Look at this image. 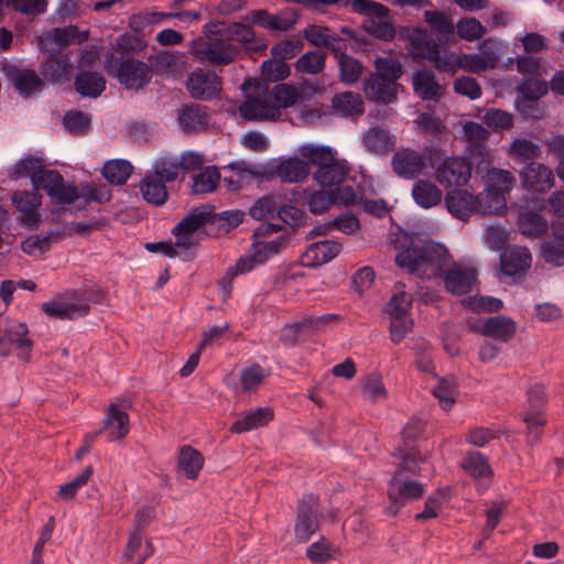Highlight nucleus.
<instances>
[{"instance_id": "nucleus-24", "label": "nucleus", "mask_w": 564, "mask_h": 564, "mask_svg": "<svg viewBox=\"0 0 564 564\" xmlns=\"http://www.w3.org/2000/svg\"><path fill=\"white\" fill-rule=\"evenodd\" d=\"M74 88L83 97L97 98L106 89V79L98 72L80 70L75 77Z\"/></svg>"}, {"instance_id": "nucleus-27", "label": "nucleus", "mask_w": 564, "mask_h": 564, "mask_svg": "<svg viewBox=\"0 0 564 564\" xmlns=\"http://www.w3.org/2000/svg\"><path fill=\"white\" fill-rule=\"evenodd\" d=\"M41 310L48 316L59 319H74L89 313L90 306L87 303H64L51 301L43 303Z\"/></svg>"}, {"instance_id": "nucleus-54", "label": "nucleus", "mask_w": 564, "mask_h": 564, "mask_svg": "<svg viewBox=\"0 0 564 564\" xmlns=\"http://www.w3.org/2000/svg\"><path fill=\"white\" fill-rule=\"evenodd\" d=\"M148 43L144 35L123 33L116 40V50L118 56H130V54L140 53L147 47Z\"/></svg>"}, {"instance_id": "nucleus-34", "label": "nucleus", "mask_w": 564, "mask_h": 564, "mask_svg": "<svg viewBox=\"0 0 564 564\" xmlns=\"http://www.w3.org/2000/svg\"><path fill=\"white\" fill-rule=\"evenodd\" d=\"M459 466L474 479L494 477V470L488 458L480 452H467Z\"/></svg>"}, {"instance_id": "nucleus-33", "label": "nucleus", "mask_w": 564, "mask_h": 564, "mask_svg": "<svg viewBox=\"0 0 564 564\" xmlns=\"http://www.w3.org/2000/svg\"><path fill=\"white\" fill-rule=\"evenodd\" d=\"M143 199L154 206H162L169 198L165 183L153 175L147 174L139 184Z\"/></svg>"}, {"instance_id": "nucleus-3", "label": "nucleus", "mask_w": 564, "mask_h": 564, "mask_svg": "<svg viewBox=\"0 0 564 564\" xmlns=\"http://www.w3.org/2000/svg\"><path fill=\"white\" fill-rule=\"evenodd\" d=\"M350 4L352 12L366 17L362 29L377 39L392 41L397 31L392 22L387 21L390 9L372 0H347L345 6Z\"/></svg>"}, {"instance_id": "nucleus-12", "label": "nucleus", "mask_w": 564, "mask_h": 564, "mask_svg": "<svg viewBox=\"0 0 564 564\" xmlns=\"http://www.w3.org/2000/svg\"><path fill=\"white\" fill-rule=\"evenodd\" d=\"M470 163L465 159L447 158L436 170V180L446 186H463L471 174Z\"/></svg>"}, {"instance_id": "nucleus-31", "label": "nucleus", "mask_w": 564, "mask_h": 564, "mask_svg": "<svg viewBox=\"0 0 564 564\" xmlns=\"http://www.w3.org/2000/svg\"><path fill=\"white\" fill-rule=\"evenodd\" d=\"M241 117L246 120H272L275 118L274 107L264 98L248 96L239 107Z\"/></svg>"}, {"instance_id": "nucleus-49", "label": "nucleus", "mask_w": 564, "mask_h": 564, "mask_svg": "<svg viewBox=\"0 0 564 564\" xmlns=\"http://www.w3.org/2000/svg\"><path fill=\"white\" fill-rule=\"evenodd\" d=\"M62 178L63 175L58 171L47 170L40 166L37 171L31 175V183L34 189H43L47 195H50L51 192L59 184Z\"/></svg>"}, {"instance_id": "nucleus-58", "label": "nucleus", "mask_w": 564, "mask_h": 564, "mask_svg": "<svg viewBox=\"0 0 564 564\" xmlns=\"http://www.w3.org/2000/svg\"><path fill=\"white\" fill-rule=\"evenodd\" d=\"M424 21L437 33L453 35L455 25L449 15L437 10H427L424 12Z\"/></svg>"}, {"instance_id": "nucleus-4", "label": "nucleus", "mask_w": 564, "mask_h": 564, "mask_svg": "<svg viewBox=\"0 0 564 564\" xmlns=\"http://www.w3.org/2000/svg\"><path fill=\"white\" fill-rule=\"evenodd\" d=\"M37 45L41 52L47 53L39 66L42 79L52 84L66 80L69 69L74 67L69 54L62 48H51L48 36L40 37Z\"/></svg>"}, {"instance_id": "nucleus-41", "label": "nucleus", "mask_w": 564, "mask_h": 564, "mask_svg": "<svg viewBox=\"0 0 564 564\" xmlns=\"http://www.w3.org/2000/svg\"><path fill=\"white\" fill-rule=\"evenodd\" d=\"M432 393L438 399L443 410H451L456 401V395H458L456 378L454 376L440 378L437 386L432 389Z\"/></svg>"}, {"instance_id": "nucleus-21", "label": "nucleus", "mask_w": 564, "mask_h": 564, "mask_svg": "<svg viewBox=\"0 0 564 564\" xmlns=\"http://www.w3.org/2000/svg\"><path fill=\"white\" fill-rule=\"evenodd\" d=\"M476 199L467 189L458 188L447 192L445 204L447 210L457 219L467 221L475 210Z\"/></svg>"}, {"instance_id": "nucleus-17", "label": "nucleus", "mask_w": 564, "mask_h": 564, "mask_svg": "<svg viewBox=\"0 0 564 564\" xmlns=\"http://www.w3.org/2000/svg\"><path fill=\"white\" fill-rule=\"evenodd\" d=\"M208 107L189 102L183 105L178 110L177 121L185 133H195L204 130L208 126Z\"/></svg>"}, {"instance_id": "nucleus-52", "label": "nucleus", "mask_w": 564, "mask_h": 564, "mask_svg": "<svg viewBox=\"0 0 564 564\" xmlns=\"http://www.w3.org/2000/svg\"><path fill=\"white\" fill-rule=\"evenodd\" d=\"M290 234H283L272 240L261 241L258 248H251L256 251L258 258L262 263L267 262L271 257L279 254L290 243Z\"/></svg>"}, {"instance_id": "nucleus-42", "label": "nucleus", "mask_w": 564, "mask_h": 564, "mask_svg": "<svg viewBox=\"0 0 564 564\" xmlns=\"http://www.w3.org/2000/svg\"><path fill=\"white\" fill-rule=\"evenodd\" d=\"M133 170L132 164L127 160H111L105 163L102 176L113 185H122L127 182Z\"/></svg>"}, {"instance_id": "nucleus-62", "label": "nucleus", "mask_w": 564, "mask_h": 564, "mask_svg": "<svg viewBox=\"0 0 564 564\" xmlns=\"http://www.w3.org/2000/svg\"><path fill=\"white\" fill-rule=\"evenodd\" d=\"M522 420L527 424L528 443L533 444L539 442L543 433L542 427L546 424L544 413L524 411Z\"/></svg>"}, {"instance_id": "nucleus-9", "label": "nucleus", "mask_w": 564, "mask_h": 564, "mask_svg": "<svg viewBox=\"0 0 564 564\" xmlns=\"http://www.w3.org/2000/svg\"><path fill=\"white\" fill-rule=\"evenodd\" d=\"M402 85L384 79L381 74H368L362 82L366 98L377 105H390L398 100L399 88Z\"/></svg>"}, {"instance_id": "nucleus-8", "label": "nucleus", "mask_w": 564, "mask_h": 564, "mask_svg": "<svg viewBox=\"0 0 564 564\" xmlns=\"http://www.w3.org/2000/svg\"><path fill=\"white\" fill-rule=\"evenodd\" d=\"M318 499L313 495L304 496L297 508V516L294 527L295 539L301 542H307L312 534L318 529Z\"/></svg>"}, {"instance_id": "nucleus-2", "label": "nucleus", "mask_w": 564, "mask_h": 564, "mask_svg": "<svg viewBox=\"0 0 564 564\" xmlns=\"http://www.w3.org/2000/svg\"><path fill=\"white\" fill-rule=\"evenodd\" d=\"M104 64L106 72L116 76L126 89L142 90L153 78V68L131 56H117L115 52H109Z\"/></svg>"}, {"instance_id": "nucleus-23", "label": "nucleus", "mask_w": 564, "mask_h": 564, "mask_svg": "<svg viewBox=\"0 0 564 564\" xmlns=\"http://www.w3.org/2000/svg\"><path fill=\"white\" fill-rule=\"evenodd\" d=\"M517 332L516 322L507 316L497 315L489 317L481 327V334L486 337L498 339L502 343L510 341Z\"/></svg>"}, {"instance_id": "nucleus-32", "label": "nucleus", "mask_w": 564, "mask_h": 564, "mask_svg": "<svg viewBox=\"0 0 564 564\" xmlns=\"http://www.w3.org/2000/svg\"><path fill=\"white\" fill-rule=\"evenodd\" d=\"M204 456L199 451L191 445H184L180 449L177 469L183 471L188 479L195 480L204 466Z\"/></svg>"}, {"instance_id": "nucleus-30", "label": "nucleus", "mask_w": 564, "mask_h": 564, "mask_svg": "<svg viewBox=\"0 0 564 564\" xmlns=\"http://www.w3.org/2000/svg\"><path fill=\"white\" fill-rule=\"evenodd\" d=\"M274 413L270 406L248 411L242 419L237 420L230 427L232 433H245L267 425L273 420Z\"/></svg>"}, {"instance_id": "nucleus-14", "label": "nucleus", "mask_w": 564, "mask_h": 564, "mask_svg": "<svg viewBox=\"0 0 564 564\" xmlns=\"http://www.w3.org/2000/svg\"><path fill=\"white\" fill-rule=\"evenodd\" d=\"M521 181L524 187L532 192L544 193L554 184L553 171L539 162L529 163L519 170Z\"/></svg>"}, {"instance_id": "nucleus-53", "label": "nucleus", "mask_w": 564, "mask_h": 564, "mask_svg": "<svg viewBox=\"0 0 564 564\" xmlns=\"http://www.w3.org/2000/svg\"><path fill=\"white\" fill-rule=\"evenodd\" d=\"M394 288L397 291L387 304L388 313L390 316H406L412 306V295L403 291L404 284L402 283H397Z\"/></svg>"}, {"instance_id": "nucleus-6", "label": "nucleus", "mask_w": 564, "mask_h": 564, "mask_svg": "<svg viewBox=\"0 0 564 564\" xmlns=\"http://www.w3.org/2000/svg\"><path fill=\"white\" fill-rule=\"evenodd\" d=\"M28 335L29 328L25 323L8 322L1 330L0 356H10L12 347H14L18 350L19 359L29 362L34 343Z\"/></svg>"}, {"instance_id": "nucleus-55", "label": "nucleus", "mask_w": 564, "mask_h": 564, "mask_svg": "<svg viewBox=\"0 0 564 564\" xmlns=\"http://www.w3.org/2000/svg\"><path fill=\"white\" fill-rule=\"evenodd\" d=\"M482 121L488 128L495 131L509 130L513 127L512 115L498 108L485 109Z\"/></svg>"}, {"instance_id": "nucleus-37", "label": "nucleus", "mask_w": 564, "mask_h": 564, "mask_svg": "<svg viewBox=\"0 0 564 564\" xmlns=\"http://www.w3.org/2000/svg\"><path fill=\"white\" fill-rule=\"evenodd\" d=\"M531 265V254L525 251H505L500 256V267L503 274L516 276L523 273Z\"/></svg>"}, {"instance_id": "nucleus-20", "label": "nucleus", "mask_w": 564, "mask_h": 564, "mask_svg": "<svg viewBox=\"0 0 564 564\" xmlns=\"http://www.w3.org/2000/svg\"><path fill=\"white\" fill-rule=\"evenodd\" d=\"M484 173L487 196L497 202L500 198L505 199V194L509 193L514 184L513 175L509 171L490 166Z\"/></svg>"}, {"instance_id": "nucleus-60", "label": "nucleus", "mask_w": 564, "mask_h": 564, "mask_svg": "<svg viewBox=\"0 0 564 564\" xmlns=\"http://www.w3.org/2000/svg\"><path fill=\"white\" fill-rule=\"evenodd\" d=\"M457 35L466 41L480 39L486 32V28L476 18H462L456 24Z\"/></svg>"}, {"instance_id": "nucleus-10", "label": "nucleus", "mask_w": 564, "mask_h": 564, "mask_svg": "<svg viewBox=\"0 0 564 564\" xmlns=\"http://www.w3.org/2000/svg\"><path fill=\"white\" fill-rule=\"evenodd\" d=\"M6 77L24 98L33 97L45 87V82L34 69L19 68L15 65L7 64L2 67Z\"/></svg>"}, {"instance_id": "nucleus-28", "label": "nucleus", "mask_w": 564, "mask_h": 564, "mask_svg": "<svg viewBox=\"0 0 564 564\" xmlns=\"http://www.w3.org/2000/svg\"><path fill=\"white\" fill-rule=\"evenodd\" d=\"M274 172V176H279L284 183H297L303 181L310 173L307 162L293 156L283 160L276 169H269Z\"/></svg>"}, {"instance_id": "nucleus-44", "label": "nucleus", "mask_w": 564, "mask_h": 564, "mask_svg": "<svg viewBox=\"0 0 564 564\" xmlns=\"http://www.w3.org/2000/svg\"><path fill=\"white\" fill-rule=\"evenodd\" d=\"M327 54L322 50L306 52L295 62V68L300 73L315 75L325 68Z\"/></svg>"}, {"instance_id": "nucleus-1", "label": "nucleus", "mask_w": 564, "mask_h": 564, "mask_svg": "<svg viewBox=\"0 0 564 564\" xmlns=\"http://www.w3.org/2000/svg\"><path fill=\"white\" fill-rule=\"evenodd\" d=\"M393 236L391 241L398 251L394 258L398 268L419 278L443 276L445 289L454 295L471 292L477 271L473 268L462 269L455 262L445 270L451 258L445 246L401 228Z\"/></svg>"}, {"instance_id": "nucleus-40", "label": "nucleus", "mask_w": 564, "mask_h": 564, "mask_svg": "<svg viewBox=\"0 0 564 564\" xmlns=\"http://www.w3.org/2000/svg\"><path fill=\"white\" fill-rule=\"evenodd\" d=\"M339 55L340 61L337 62L339 82L347 86L357 84L365 72L364 64L351 55Z\"/></svg>"}, {"instance_id": "nucleus-11", "label": "nucleus", "mask_w": 564, "mask_h": 564, "mask_svg": "<svg viewBox=\"0 0 564 564\" xmlns=\"http://www.w3.org/2000/svg\"><path fill=\"white\" fill-rule=\"evenodd\" d=\"M392 171L404 180L415 178L427 165L426 156L417 151L405 148L398 150L392 155Z\"/></svg>"}, {"instance_id": "nucleus-25", "label": "nucleus", "mask_w": 564, "mask_h": 564, "mask_svg": "<svg viewBox=\"0 0 564 564\" xmlns=\"http://www.w3.org/2000/svg\"><path fill=\"white\" fill-rule=\"evenodd\" d=\"M230 39L241 43L246 51L263 53L267 50V41L256 36L254 30L242 22H234L229 29Z\"/></svg>"}, {"instance_id": "nucleus-7", "label": "nucleus", "mask_w": 564, "mask_h": 564, "mask_svg": "<svg viewBox=\"0 0 564 564\" xmlns=\"http://www.w3.org/2000/svg\"><path fill=\"white\" fill-rule=\"evenodd\" d=\"M185 86L192 98L212 101L220 97L223 78L214 70L196 68L188 74Z\"/></svg>"}, {"instance_id": "nucleus-57", "label": "nucleus", "mask_w": 564, "mask_h": 564, "mask_svg": "<svg viewBox=\"0 0 564 564\" xmlns=\"http://www.w3.org/2000/svg\"><path fill=\"white\" fill-rule=\"evenodd\" d=\"M469 156L466 158L471 169L475 167L477 174H482L491 164L490 155L485 142L469 143Z\"/></svg>"}, {"instance_id": "nucleus-46", "label": "nucleus", "mask_w": 564, "mask_h": 564, "mask_svg": "<svg viewBox=\"0 0 564 564\" xmlns=\"http://www.w3.org/2000/svg\"><path fill=\"white\" fill-rule=\"evenodd\" d=\"M80 194H82V185L74 186L69 182H65L64 177L59 182V184L48 195L51 197L52 203L55 205H67L80 204Z\"/></svg>"}, {"instance_id": "nucleus-29", "label": "nucleus", "mask_w": 564, "mask_h": 564, "mask_svg": "<svg viewBox=\"0 0 564 564\" xmlns=\"http://www.w3.org/2000/svg\"><path fill=\"white\" fill-rule=\"evenodd\" d=\"M541 154V148L527 139H514L508 151L509 158L514 164L521 165V167L536 162Z\"/></svg>"}, {"instance_id": "nucleus-63", "label": "nucleus", "mask_w": 564, "mask_h": 564, "mask_svg": "<svg viewBox=\"0 0 564 564\" xmlns=\"http://www.w3.org/2000/svg\"><path fill=\"white\" fill-rule=\"evenodd\" d=\"M178 165L175 160L169 158H160L153 165V176L164 183H172L178 176Z\"/></svg>"}, {"instance_id": "nucleus-38", "label": "nucleus", "mask_w": 564, "mask_h": 564, "mask_svg": "<svg viewBox=\"0 0 564 564\" xmlns=\"http://www.w3.org/2000/svg\"><path fill=\"white\" fill-rule=\"evenodd\" d=\"M412 196L419 206L427 209L441 203L442 191L431 181L419 180L413 185Z\"/></svg>"}, {"instance_id": "nucleus-47", "label": "nucleus", "mask_w": 564, "mask_h": 564, "mask_svg": "<svg viewBox=\"0 0 564 564\" xmlns=\"http://www.w3.org/2000/svg\"><path fill=\"white\" fill-rule=\"evenodd\" d=\"M272 105L274 107V112L279 111L281 108H289L293 106L297 99L299 94L296 88L290 84H276L271 91Z\"/></svg>"}, {"instance_id": "nucleus-64", "label": "nucleus", "mask_w": 564, "mask_h": 564, "mask_svg": "<svg viewBox=\"0 0 564 564\" xmlns=\"http://www.w3.org/2000/svg\"><path fill=\"white\" fill-rule=\"evenodd\" d=\"M149 66L153 68V73H167L174 70L178 64V56L171 51H162L155 55L149 56Z\"/></svg>"}, {"instance_id": "nucleus-43", "label": "nucleus", "mask_w": 564, "mask_h": 564, "mask_svg": "<svg viewBox=\"0 0 564 564\" xmlns=\"http://www.w3.org/2000/svg\"><path fill=\"white\" fill-rule=\"evenodd\" d=\"M364 144L367 150L375 154H384L393 144L390 133L379 127L370 128L364 135Z\"/></svg>"}, {"instance_id": "nucleus-56", "label": "nucleus", "mask_w": 564, "mask_h": 564, "mask_svg": "<svg viewBox=\"0 0 564 564\" xmlns=\"http://www.w3.org/2000/svg\"><path fill=\"white\" fill-rule=\"evenodd\" d=\"M109 199L110 193L106 185L82 184L80 204H76V208L83 210L91 202L104 203Z\"/></svg>"}, {"instance_id": "nucleus-18", "label": "nucleus", "mask_w": 564, "mask_h": 564, "mask_svg": "<svg viewBox=\"0 0 564 564\" xmlns=\"http://www.w3.org/2000/svg\"><path fill=\"white\" fill-rule=\"evenodd\" d=\"M517 227L523 236L539 238L547 231L549 224L540 210L520 206L517 215Z\"/></svg>"}, {"instance_id": "nucleus-26", "label": "nucleus", "mask_w": 564, "mask_h": 564, "mask_svg": "<svg viewBox=\"0 0 564 564\" xmlns=\"http://www.w3.org/2000/svg\"><path fill=\"white\" fill-rule=\"evenodd\" d=\"M332 107L341 117H360L365 112V104L361 96L354 91L335 94L332 98Z\"/></svg>"}, {"instance_id": "nucleus-59", "label": "nucleus", "mask_w": 564, "mask_h": 564, "mask_svg": "<svg viewBox=\"0 0 564 564\" xmlns=\"http://www.w3.org/2000/svg\"><path fill=\"white\" fill-rule=\"evenodd\" d=\"M301 154L307 158L310 163L322 167L336 160L333 150L327 145H304L301 149Z\"/></svg>"}, {"instance_id": "nucleus-50", "label": "nucleus", "mask_w": 564, "mask_h": 564, "mask_svg": "<svg viewBox=\"0 0 564 564\" xmlns=\"http://www.w3.org/2000/svg\"><path fill=\"white\" fill-rule=\"evenodd\" d=\"M375 72L370 74H381L384 79L397 82L402 77L404 69L401 62L397 58L378 56L373 61Z\"/></svg>"}, {"instance_id": "nucleus-35", "label": "nucleus", "mask_w": 564, "mask_h": 564, "mask_svg": "<svg viewBox=\"0 0 564 564\" xmlns=\"http://www.w3.org/2000/svg\"><path fill=\"white\" fill-rule=\"evenodd\" d=\"M240 48L230 44L217 40L212 43H207L204 55L207 61L214 65H228L232 63L239 55Z\"/></svg>"}, {"instance_id": "nucleus-5", "label": "nucleus", "mask_w": 564, "mask_h": 564, "mask_svg": "<svg viewBox=\"0 0 564 564\" xmlns=\"http://www.w3.org/2000/svg\"><path fill=\"white\" fill-rule=\"evenodd\" d=\"M400 477L401 471L395 470L388 484L387 496L390 505L384 512L391 517H395L406 501L419 500L425 492L423 484L415 480H402Z\"/></svg>"}, {"instance_id": "nucleus-51", "label": "nucleus", "mask_w": 564, "mask_h": 564, "mask_svg": "<svg viewBox=\"0 0 564 564\" xmlns=\"http://www.w3.org/2000/svg\"><path fill=\"white\" fill-rule=\"evenodd\" d=\"M291 74L289 64L281 58H269L261 64V75L267 82H280Z\"/></svg>"}, {"instance_id": "nucleus-48", "label": "nucleus", "mask_w": 564, "mask_h": 564, "mask_svg": "<svg viewBox=\"0 0 564 564\" xmlns=\"http://www.w3.org/2000/svg\"><path fill=\"white\" fill-rule=\"evenodd\" d=\"M63 126L73 135H84L90 129V117L80 110H68L63 117Z\"/></svg>"}, {"instance_id": "nucleus-19", "label": "nucleus", "mask_w": 564, "mask_h": 564, "mask_svg": "<svg viewBox=\"0 0 564 564\" xmlns=\"http://www.w3.org/2000/svg\"><path fill=\"white\" fill-rule=\"evenodd\" d=\"M208 212L210 229H206L207 237H219L223 232L228 234L242 224L245 219V212L239 209L215 213V205H213V208Z\"/></svg>"}, {"instance_id": "nucleus-45", "label": "nucleus", "mask_w": 564, "mask_h": 564, "mask_svg": "<svg viewBox=\"0 0 564 564\" xmlns=\"http://www.w3.org/2000/svg\"><path fill=\"white\" fill-rule=\"evenodd\" d=\"M220 173L216 166H206L193 178V194L212 193L218 187Z\"/></svg>"}, {"instance_id": "nucleus-39", "label": "nucleus", "mask_w": 564, "mask_h": 564, "mask_svg": "<svg viewBox=\"0 0 564 564\" xmlns=\"http://www.w3.org/2000/svg\"><path fill=\"white\" fill-rule=\"evenodd\" d=\"M348 175V167L337 160L318 167L314 173V180L323 187L334 188L339 185Z\"/></svg>"}, {"instance_id": "nucleus-61", "label": "nucleus", "mask_w": 564, "mask_h": 564, "mask_svg": "<svg viewBox=\"0 0 564 564\" xmlns=\"http://www.w3.org/2000/svg\"><path fill=\"white\" fill-rule=\"evenodd\" d=\"M306 204L310 212L317 215L336 204V198L332 196L330 189L313 191L308 194Z\"/></svg>"}, {"instance_id": "nucleus-36", "label": "nucleus", "mask_w": 564, "mask_h": 564, "mask_svg": "<svg viewBox=\"0 0 564 564\" xmlns=\"http://www.w3.org/2000/svg\"><path fill=\"white\" fill-rule=\"evenodd\" d=\"M413 90L423 100H432L440 97V84L435 79L433 70L419 69L412 79Z\"/></svg>"}, {"instance_id": "nucleus-15", "label": "nucleus", "mask_w": 564, "mask_h": 564, "mask_svg": "<svg viewBox=\"0 0 564 564\" xmlns=\"http://www.w3.org/2000/svg\"><path fill=\"white\" fill-rule=\"evenodd\" d=\"M340 242L334 240H321L311 243L301 257L302 264L307 268H317L332 261L341 251Z\"/></svg>"}, {"instance_id": "nucleus-22", "label": "nucleus", "mask_w": 564, "mask_h": 564, "mask_svg": "<svg viewBox=\"0 0 564 564\" xmlns=\"http://www.w3.org/2000/svg\"><path fill=\"white\" fill-rule=\"evenodd\" d=\"M213 208V204H204L195 207L188 215H186L173 229V235H193L202 227L206 235V229H210L209 226V212Z\"/></svg>"}, {"instance_id": "nucleus-13", "label": "nucleus", "mask_w": 564, "mask_h": 564, "mask_svg": "<svg viewBox=\"0 0 564 564\" xmlns=\"http://www.w3.org/2000/svg\"><path fill=\"white\" fill-rule=\"evenodd\" d=\"M116 424L117 433H110L108 435V440L110 442L116 440H121L126 437L129 433V415L126 411H121L118 409L116 403H111L108 409V413L102 421V429L96 431L94 433H88L84 437V444L91 447L94 441L104 432V430L109 429L110 426Z\"/></svg>"}, {"instance_id": "nucleus-16", "label": "nucleus", "mask_w": 564, "mask_h": 564, "mask_svg": "<svg viewBox=\"0 0 564 564\" xmlns=\"http://www.w3.org/2000/svg\"><path fill=\"white\" fill-rule=\"evenodd\" d=\"M551 238L540 246V253L546 263L564 265V220L551 225Z\"/></svg>"}]
</instances>
